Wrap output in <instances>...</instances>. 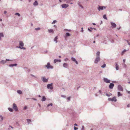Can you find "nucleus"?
Returning a JSON list of instances; mask_svg holds the SVG:
<instances>
[{"label":"nucleus","instance_id":"f257e3e1","mask_svg":"<svg viewBox=\"0 0 130 130\" xmlns=\"http://www.w3.org/2000/svg\"><path fill=\"white\" fill-rule=\"evenodd\" d=\"M20 46L19 47L21 49H25V47H23V46H24V44L23 43V42L21 41H20Z\"/></svg>","mask_w":130,"mask_h":130},{"label":"nucleus","instance_id":"f03ea898","mask_svg":"<svg viewBox=\"0 0 130 130\" xmlns=\"http://www.w3.org/2000/svg\"><path fill=\"white\" fill-rule=\"evenodd\" d=\"M108 100L109 101H114L116 102L117 101V99L115 97H114L112 98H109L108 99Z\"/></svg>","mask_w":130,"mask_h":130},{"label":"nucleus","instance_id":"7ed1b4c3","mask_svg":"<svg viewBox=\"0 0 130 130\" xmlns=\"http://www.w3.org/2000/svg\"><path fill=\"white\" fill-rule=\"evenodd\" d=\"M47 69H52L53 68V67L50 65V63H48L47 65L45 66Z\"/></svg>","mask_w":130,"mask_h":130},{"label":"nucleus","instance_id":"20e7f679","mask_svg":"<svg viewBox=\"0 0 130 130\" xmlns=\"http://www.w3.org/2000/svg\"><path fill=\"white\" fill-rule=\"evenodd\" d=\"M13 108L15 111H17L18 110L17 107L15 103H13Z\"/></svg>","mask_w":130,"mask_h":130},{"label":"nucleus","instance_id":"39448f33","mask_svg":"<svg viewBox=\"0 0 130 130\" xmlns=\"http://www.w3.org/2000/svg\"><path fill=\"white\" fill-rule=\"evenodd\" d=\"M52 85V84H48L47 86V87L48 89H52L53 88Z\"/></svg>","mask_w":130,"mask_h":130},{"label":"nucleus","instance_id":"423d86ee","mask_svg":"<svg viewBox=\"0 0 130 130\" xmlns=\"http://www.w3.org/2000/svg\"><path fill=\"white\" fill-rule=\"evenodd\" d=\"M100 60V58L99 56H97L94 61V63H97L98 61Z\"/></svg>","mask_w":130,"mask_h":130},{"label":"nucleus","instance_id":"0eeeda50","mask_svg":"<svg viewBox=\"0 0 130 130\" xmlns=\"http://www.w3.org/2000/svg\"><path fill=\"white\" fill-rule=\"evenodd\" d=\"M106 8L104 6H99L98 8V9L100 11V10H102Z\"/></svg>","mask_w":130,"mask_h":130},{"label":"nucleus","instance_id":"6e6552de","mask_svg":"<svg viewBox=\"0 0 130 130\" xmlns=\"http://www.w3.org/2000/svg\"><path fill=\"white\" fill-rule=\"evenodd\" d=\"M103 80L104 82L106 83H110V80L107 78H104Z\"/></svg>","mask_w":130,"mask_h":130},{"label":"nucleus","instance_id":"1a4fd4ad","mask_svg":"<svg viewBox=\"0 0 130 130\" xmlns=\"http://www.w3.org/2000/svg\"><path fill=\"white\" fill-rule=\"evenodd\" d=\"M118 89L119 91H122L123 90V88L121 85H119L118 86Z\"/></svg>","mask_w":130,"mask_h":130},{"label":"nucleus","instance_id":"9d476101","mask_svg":"<svg viewBox=\"0 0 130 130\" xmlns=\"http://www.w3.org/2000/svg\"><path fill=\"white\" fill-rule=\"evenodd\" d=\"M61 6L63 8H66L69 6V5L68 4H63L61 5Z\"/></svg>","mask_w":130,"mask_h":130},{"label":"nucleus","instance_id":"9b49d317","mask_svg":"<svg viewBox=\"0 0 130 130\" xmlns=\"http://www.w3.org/2000/svg\"><path fill=\"white\" fill-rule=\"evenodd\" d=\"M42 80H43L44 82H47V79H46L45 77H42Z\"/></svg>","mask_w":130,"mask_h":130},{"label":"nucleus","instance_id":"f8f14e48","mask_svg":"<svg viewBox=\"0 0 130 130\" xmlns=\"http://www.w3.org/2000/svg\"><path fill=\"white\" fill-rule=\"evenodd\" d=\"M114 84L112 83H111L109 85V88L110 89H112L114 86Z\"/></svg>","mask_w":130,"mask_h":130},{"label":"nucleus","instance_id":"ddd939ff","mask_svg":"<svg viewBox=\"0 0 130 130\" xmlns=\"http://www.w3.org/2000/svg\"><path fill=\"white\" fill-rule=\"evenodd\" d=\"M110 23L113 28H115L116 27V25L115 23L113 22H111Z\"/></svg>","mask_w":130,"mask_h":130},{"label":"nucleus","instance_id":"4468645a","mask_svg":"<svg viewBox=\"0 0 130 130\" xmlns=\"http://www.w3.org/2000/svg\"><path fill=\"white\" fill-rule=\"evenodd\" d=\"M71 59L73 61H75L77 64H78L77 61L76 60V59L75 58L72 57L71 58Z\"/></svg>","mask_w":130,"mask_h":130},{"label":"nucleus","instance_id":"2eb2a0df","mask_svg":"<svg viewBox=\"0 0 130 130\" xmlns=\"http://www.w3.org/2000/svg\"><path fill=\"white\" fill-rule=\"evenodd\" d=\"M60 62L61 61L60 60H58V59H55L54 60V63H56L57 62Z\"/></svg>","mask_w":130,"mask_h":130},{"label":"nucleus","instance_id":"dca6fc26","mask_svg":"<svg viewBox=\"0 0 130 130\" xmlns=\"http://www.w3.org/2000/svg\"><path fill=\"white\" fill-rule=\"evenodd\" d=\"M46 99L45 97L44 96H43L42 97L41 101H44L46 100Z\"/></svg>","mask_w":130,"mask_h":130},{"label":"nucleus","instance_id":"f3484780","mask_svg":"<svg viewBox=\"0 0 130 130\" xmlns=\"http://www.w3.org/2000/svg\"><path fill=\"white\" fill-rule=\"evenodd\" d=\"M116 69L117 70H118L119 69V66L118 65L117 63L116 64Z\"/></svg>","mask_w":130,"mask_h":130},{"label":"nucleus","instance_id":"a211bd4d","mask_svg":"<svg viewBox=\"0 0 130 130\" xmlns=\"http://www.w3.org/2000/svg\"><path fill=\"white\" fill-rule=\"evenodd\" d=\"M122 94L120 92H118V96H122Z\"/></svg>","mask_w":130,"mask_h":130},{"label":"nucleus","instance_id":"6ab92c4d","mask_svg":"<svg viewBox=\"0 0 130 130\" xmlns=\"http://www.w3.org/2000/svg\"><path fill=\"white\" fill-rule=\"evenodd\" d=\"M48 31L49 32V33H51V32L53 33L54 32L53 30L52 29H48Z\"/></svg>","mask_w":130,"mask_h":130},{"label":"nucleus","instance_id":"aec40b11","mask_svg":"<svg viewBox=\"0 0 130 130\" xmlns=\"http://www.w3.org/2000/svg\"><path fill=\"white\" fill-rule=\"evenodd\" d=\"M38 2L37 1H36L34 3V5L35 6L37 5H38Z\"/></svg>","mask_w":130,"mask_h":130},{"label":"nucleus","instance_id":"412c9836","mask_svg":"<svg viewBox=\"0 0 130 130\" xmlns=\"http://www.w3.org/2000/svg\"><path fill=\"white\" fill-rule=\"evenodd\" d=\"M68 65V64L66 63H64L63 64V66L64 67L66 68Z\"/></svg>","mask_w":130,"mask_h":130},{"label":"nucleus","instance_id":"4be33fe9","mask_svg":"<svg viewBox=\"0 0 130 130\" xmlns=\"http://www.w3.org/2000/svg\"><path fill=\"white\" fill-rule=\"evenodd\" d=\"M58 39L57 37H56L54 39V41L56 42V43H57V40Z\"/></svg>","mask_w":130,"mask_h":130},{"label":"nucleus","instance_id":"5701e85b","mask_svg":"<svg viewBox=\"0 0 130 130\" xmlns=\"http://www.w3.org/2000/svg\"><path fill=\"white\" fill-rule=\"evenodd\" d=\"M103 18L107 20V19L106 17V15H105V14L104 15H103Z\"/></svg>","mask_w":130,"mask_h":130},{"label":"nucleus","instance_id":"b1692460","mask_svg":"<svg viewBox=\"0 0 130 130\" xmlns=\"http://www.w3.org/2000/svg\"><path fill=\"white\" fill-rule=\"evenodd\" d=\"M17 65V64H11L9 65L10 67H13L15 66H16Z\"/></svg>","mask_w":130,"mask_h":130},{"label":"nucleus","instance_id":"393cba45","mask_svg":"<svg viewBox=\"0 0 130 130\" xmlns=\"http://www.w3.org/2000/svg\"><path fill=\"white\" fill-rule=\"evenodd\" d=\"M17 92L19 94H21L22 93V91L20 90H18L17 91Z\"/></svg>","mask_w":130,"mask_h":130},{"label":"nucleus","instance_id":"a878e982","mask_svg":"<svg viewBox=\"0 0 130 130\" xmlns=\"http://www.w3.org/2000/svg\"><path fill=\"white\" fill-rule=\"evenodd\" d=\"M70 36V34L69 33L67 32L66 34V36L67 37L69 36Z\"/></svg>","mask_w":130,"mask_h":130},{"label":"nucleus","instance_id":"bb28decb","mask_svg":"<svg viewBox=\"0 0 130 130\" xmlns=\"http://www.w3.org/2000/svg\"><path fill=\"white\" fill-rule=\"evenodd\" d=\"M27 121L28 123H29L31 122V120L29 119H27Z\"/></svg>","mask_w":130,"mask_h":130},{"label":"nucleus","instance_id":"cd10ccee","mask_svg":"<svg viewBox=\"0 0 130 130\" xmlns=\"http://www.w3.org/2000/svg\"><path fill=\"white\" fill-rule=\"evenodd\" d=\"M6 62V61H5L4 60H2L1 61V63H2L4 64Z\"/></svg>","mask_w":130,"mask_h":130},{"label":"nucleus","instance_id":"c85d7f7f","mask_svg":"<svg viewBox=\"0 0 130 130\" xmlns=\"http://www.w3.org/2000/svg\"><path fill=\"white\" fill-rule=\"evenodd\" d=\"M126 51V50H124L122 52V55H123L124 53Z\"/></svg>","mask_w":130,"mask_h":130},{"label":"nucleus","instance_id":"c756f323","mask_svg":"<svg viewBox=\"0 0 130 130\" xmlns=\"http://www.w3.org/2000/svg\"><path fill=\"white\" fill-rule=\"evenodd\" d=\"M8 110H9L11 112H12L13 111V109L11 108H8Z\"/></svg>","mask_w":130,"mask_h":130},{"label":"nucleus","instance_id":"7c9ffc66","mask_svg":"<svg viewBox=\"0 0 130 130\" xmlns=\"http://www.w3.org/2000/svg\"><path fill=\"white\" fill-rule=\"evenodd\" d=\"M100 53L99 52H98L96 54L98 56H99V55L100 54Z\"/></svg>","mask_w":130,"mask_h":130},{"label":"nucleus","instance_id":"2f4dec72","mask_svg":"<svg viewBox=\"0 0 130 130\" xmlns=\"http://www.w3.org/2000/svg\"><path fill=\"white\" fill-rule=\"evenodd\" d=\"M15 15H18V16L19 17L20 16V14L19 13H16L15 14Z\"/></svg>","mask_w":130,"mask_h":130},{"label":"nucleus","instance_id":"473e14b6","mask_svg":"<svg viewBox=\"0 0 130 130\" xmlns=\"http://www.w3.org/2000/svg\"><path fill=\"white\" fill-rule=\"evenodd\" d=\"M106 64H104L101 67L102 68H104L106 66Z\"/></svg>","mask_w":130,"mask_h":130},{"label":"nucleus","instance_id":"72a5a7b5","mask_svg":"<svg viewBox=\"0 0 130 130\" xmlns=\"http://www.w3.org/2000/svg\"><path fill=\"white\" fill-rule=\"evenodd\" d=\"M106 95L107 96H110V95H112V94H106Z\"/></svg>","mask_w":130,"mask_h":130},{"label":"nucleus","instance_id":"f704fd0d","mask_svg":"<svg viewBox=\"0 0 130 130\" xmlns=\"http://www.w3.org/2000/svg\"><path fill=\"white\" fill-rule=\"evenodd\" d=\"M52 105H53V104L52 103H51L48 104L47 105V107H48L50 105H51L52 106Z\"/></svg>","mask_w":130,"mask_h":130},{"label":"nucleus","instance_id":"c9c22d12","mask_svg":"<svg viewBox=\"0 0 130 130\" xmlns=\"http://www.w3.org/2000/svg\"><path fill=\"white\" fill-rule=\"evenodd\" d=\"M40 29V28L39 27L35 28V30H39Z\"/></svg>","mask_w":130,"mask_h":130},{"label":"nucleus","instance_id":"e433bc0d","mask_svg":"<svg viewBox=\"0 0 130 130\" xmlns=\"http://www.w3.org/2000/svg\"><path fill=\"white\" fill-rule=\"evenodd\" d=\"M56 22V20H54L53 21V22L52 23V24H53V23H55Z\"/></svg>","mask_w":130,"mask_h":130},{"label":"nucleus","instance_id":"4c0bfd02","mask_svg":"<svg viewBox=\"0 0 130 130\" xmlns=\"http://www.w3.org/2000/svg\"><path fill=\"white\" fill-rule=\"evenodd\" d=\"M0 117L1 119L2 120L3 119V117H2V116H1Z\"/></svg>","mask_w":130,"mask_h":130},{"label":"nucleus","instance_id":"58836bf2","mask_svg":"<svg viewBox=\"0 0 130 130\" xmlns=\"http://www.w3.org/2000/svg\"><path fill=\"white\" fill-rule=\"evenodd\" d=\"M74 129L75 130H76L78 129V128L77 127H74Z\"/></svg>","mask_w":130,"mask_h":130},{"label":"nucleus","instance_id":"ea45409f","mask_svg":"<svg viewBox=\"0 0 130 130\" xmlns=\"http://www.w3.org/2000/svg\"><path fill=\"white\" fill-rule=\"evenodd\" d=\"M84 126H82V130H84Z\"/></svg>","mask_w":130,"mask_h":130},{"label":"nucleus","instance_id":"a19ab883","mask_svg":"<svg viewBox=\"0 0 130 130\" xmlns=\"http://www.w3.org/2000/svg\"><path fill=\"white\" fill-rule=\"evenodd\" d=\"M127 41L129 45H130V43L128 41Z\"/></svg>","mask_w":130,"mask_h":130},{"label":"nucleus","instance_id":"79ce46f5","mask_svg":"<svg viewBox=\"0 0 130 130\" xmlns=\"http://www.w3.org/2000/svg\"><path fill=\"white\" fill-rule=\"evenodd\" d=\"M27 106H25L24 107V109H27Z\"/></svg>","mask_w":130,"mask_h":130},{"label":"nucleus","instance_id":"37998d69","mask_svg":"<svg viewBox=\"0 0 130 130\" xmlns=\"http://www.w3.org/2000/svg\"><path fill=\"white\" fill-rule=\"evenodd\" d=\"M68 60V59L67 58H66L64 59V61H66Z\"/></svg>","mask_w":130,"mask_h":130},{"label":"nucleus","instance_id":"c03bdc74","mask_svg":"<svg viewBox=\"0 0 130 130\" xmlns=\"http://www.w3.org/2000/svg\"><path fill=\"white\" fill-rule=\"evenodd\" d=\"M130 106V104H128L127 105V107H129Z\"/></svg>","mask_w":130,"mask_h":130},{"label":"nucleus","instance_id":"a18cd8bd","mask_svg":"<svg viewBox=\"0 0 130 130\" xmlns=\"http://www.w3.org/2000/svg\"><path fill=\"white\" fill-rule=\"evenodd\" d=\"M127 92L128 93H129V94H130V91H127Z\"/></svg>","mask_w":130,"mask_h":130},{"label":"nucleus","instance_id":"49530a36","mask_svg":"<svg viewBox=\"0 0 130 130\" xmlns=\"http://www.w3.org/2000/svg\"><path fill=\"white\" fill-rule=\"evenodd\" d=\"M7 13V11H5L4 12V14H6Z\"/></svg>","mask_w":130,"mask_h":130},{"label":"nucleus","instance_id":"de8ad7c7","mask_svg":"<svg viewBox=\"0 0 130 130\" xmlns=\"http://www.w3.org/2000/svg\"><path fill=\"white\" fill-rule=\"evenodd\" d=\"M70 97H68V100H70Z\"/></svg>","mask_w":130,"mask_h":130},{"label":"nucleus","instance_id":"09e8293b","mask_svg":"<svg viewBox=\"0 0 130 130\" xmlns=\"http://www.w3.org/2000/svg\"><path fill=\"white\" fill-rule=\"evenodd\" d=\"M82 32H83V28H82Z\"/></svg>","mask_w":130,"mask_h":130},{"label":"nucleus","instance_id":"8fccbe9b","mask_svg":"<svg viewBox=\"0 0 130 130\" xmlns=\"http://www.w3.org/2000/svg\"><path fill=\"white\" fill-rule=\"evenodd\" d=\"M123 62H125V59H123Z\"/></svg>","mask_w":130,"mask_h":130},{"label":"nucleus","instance_id":"3c124183","mask_svg":"<svg viewBox=\"0 0 130 130\" xmlns=\"http://www.w3.org/2000/svg\"><path fill=\"white\" fill-rule=\"evenodd\" d=\"M74 125L75 126H77V124H76L75 123L74 124Z\"/></svg>","mask_w":130,"mask_h":130},{"label":"nucleus","instance_id":"603ef678","mask_svg":"<svg viewBox=\"0 0 130 130\" xmlns=\"http://www.w3.org/2000/svg\"><path fill=\"white\" fill-rule=\"evenodd\" d=\"M9 127H11V128H13V127H12V126H9Z\"/></svg>","mask_w":130,"mask_h":130},{"label":"nucleus","instance_id":"864d4df0","mask_svg":"<svg viewBox=\"0 0 130 130\" xmlns=\"http://www.w3.org/2000/svg\"><path fill=\"white\" fill-rule=\"evenodd\" d=\"M124 66L125 67H126V64H124Z\"/></svg>","mask_w":130,"mask_h":130},{"label":"nucleus","instance_id":"5fc2aeb1","mask_svg":"<svg viewBox=\"0 0 130 130\" xmlns=\"http://www.w3.org/2000/svg\"><path fill=\"white\" fill-rule=\"evenodd\" d=\"M0 21H2V19H0Z\"/></svg>","mask_w":130,"mask_h":130},{"label":"nucleus","instance_id":"6e6d98bb","mask_svg":"<svg viewBox=\"0 0 130 130\" xmlns=\"http://www.w3.org/2000/svg\"><path fill=\"white\" fill-rule=\"evenodd\" d=\"M93 24L94 25H95V23H93Z\"/></svg>","mask_w":130,"mask_h":130},{"label":"nucleus","instance_id":"4d7b16f0","mask_svg":"<svg viewBox=\"0 0 130 130\" xmlns=\"http://www.w3.org/2000/svg\"><path fill=\"white\" fill-rule=\"evenodd\" d=\"M6 60L9 61V60H9V59H6Z\"/></svg>","mask_w":130,"mask_h":130},{"label":"nucleus","instance_id":"13d9d810","mask_svg":"<svg viewBox=\"0 0 130 130\" xmlns=\"http://www.w3.org/2000/svg\"><path fill=\"white\" fill-rule=\"evenodd\" d=\"M38 96L39 97H41V96L40 95H38Z\"/></svg>","mask_w":130,"mask_h":130},{"label":"nucleus","instance_id":"bf43d9fd","mask_svg":"<svg viewBox=\"0 0 130 130\" xmlns=\"http://www.w3.org/2000/svg\"><path fill=\"white\" fill-rule=\"evenodd\" d=\"M59 1L60 2H62L61 0H59Z\"/></svg>","mask_w":130,"mask_h":130},{"label":"nucleus","instance_id":"052dcab7","mask_svg":"<svg viewBox=\"0 0 130 130\" xmlns=\"http://www.w3.org/2000/svg\"><path fill=\"white\" fill-rule=\"evenodd\" d=\"M95 41H93V43H95Z\"/></svg>","mask_w":130,"mask_h":130},{"label":"nucleus","instance_id":"680f3d73","mask_svg":"<svg viewBox=\"0 0 130 130\" xmlns=\"http://www.w3.org/2000/svg\"><path fill=\"white\" fill-rule=\"evenodd\" d=\"M120 27H119V28H118V30L119 29H120Z\"/></svg>","mask_w":130,"mask_h":130},{"label":"nucleus","instance_id":"e2e57ef3","mask_svg":"<svg viewBox=\"0 0 130 130\" xmlns=\"http://www.w3.org/2000/svg\"><path fill=\"white\" fill-rule=\"evenodd\" d=\"M61 56H59V58H61Z\"/></svg>","mask_w":130,"mask_h":130},{"label":"nucleus","instance_id":"0e129e2a","mask_svg":"<svg viewBox=\"0 0 130 130\" xmlns=\"http://www.w3.org/2000/svg\"><path fill=\"white\" fill-rule=\"evenodd\" d=\"M73 4V3H70V4Z\"/></svg>","mask_w":130,"mask_h":130},{"label":"nucleus","instance_id":"69168bd1","mask_svg":"<svg viewBox=\"0 0 130 130\" xmlns=\"http://www.w3.org/2000/svg\"><path fill=\"white\" fill-rule=\"evenodd\" d=\"M88 30H90V29H89V28H88Z\"/></svg>","mask_w":130,"mask_h":130},{"label":"nucleus","instance_id":"338daca9","mask_svg":"<svg viewBox=\"0 0 130 130\" xmlns=\"http://www.w3.org/2000/svg\"><path fill=\"white\" fill-rule=\"evenodd\" d=\"M34 100H36V99H34Z\"/></svg>","mask_w":130,"mask_h":130},{"label":"nucleus","instance_id":"774afa93","mask_svg":"<svg viewBox=\"0 0 130 130\" xmlns=\"http://www.w3.org/2000/svg\"><path fill=\"white\" fill-rule=\"evenodd\" d=\"M65 30H67V29H65Z\"/></svg>","mask_w":130,"mask_h":130}]
</instances>
